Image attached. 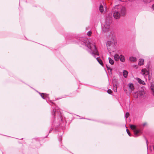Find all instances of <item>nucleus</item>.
<instances>
[{
    "label": "nucleus",
    "instance_id": "nucleus-1",
    "mask_svg": "<svg viewBox=\"0 0 154 154\" xmlns=\"http://www.w3.org/2000/svg\"><path fill=\"white\" fill-rule=\"evenodd\" d=\"M81 44L85 45L89 48L90 50L89 52L95 58H96L98 63L103 66V63L100 58L98 57L99 56V53L94 45V43L89 42L86 38H81Z\"/></svg>",
    "mask_w": 154,
    "mask_h": 154
},
{
    "label": "nucleus",
    "instance_id": "nucleus-2",
    "mask_svg": "<svg viewBox=\"0 0 154 154\" xmlns=\"http://www.w3.org/2000/svg\"><path fill=\"white\" fill-rule=\"evenodd\" d=\"M112 12L114 18L118 19L120 18L121 14L123 15L125 14V8L121 5L116 6L112 9Z\"/></svg>",
    "mask_w": 154,
    "mask_h": 154
},
{
    "label": "nucleus",
    "instance_id": "nucleus-3",
    "mask_svg": "<svg viewBox=\"0 0 154 154\" xmlns=\"http://www.w3.org/2000/svg\"><path fill=\"white\" fill-rule=\"evenodd\" d=\"M112 14H109L106 18L105 21L102 25V30L103 32L105 33L109 31L110 28V24L112 21L111 16Z\"/></svg>",
    "mask_w": 154,
    "mask_h": 154
},
{
    "label": "nucleus",
    "instance_id": "nucleus-4",
    "mask_svg": "<svg viewBox=\"0 0 154 154\" xmlns=\"http://www.w3.org/2000/svg\"><path fill=\"white\" fill-rule=\"evenodd\" d=\"M116 41L113 40L112 41H108L106 43V46L109 52L111 53V52H114L116 51L115 44Z\"/></svg>",
    "mask_w": 154,
    "mask_h": 154
},
{
    "label": "nucleus",
    "instance_id": "nucleus-5",
    "mask_svg": "<svg viewBox=\"0 0 154 154\" xmlns=\"http://www.w3.org/2000/svg\"><path fill=\"white\" fill-rule=\"evenodd\" d=\"M146 97L145 92L143 90L139 91L137 92V95L134 96V97L136 98L139 97L140 98H144Z\"/></svg>",
    "mask_w": 154,
    "mask_h": 154
},
{
    "label": "nucleus",
    "instance_id": "nucleus-6",
    "mask_svg": "<svg viewBox=\"0 0 154 154\" xmlns=\"http://www.w3.org/2000/svg\"><path fill=\"white\" fill-rule=\"evenodd\" d=\"M130 127L131 129L134 130V133L135 137L138 136V134L140 133V131L139 130H137L136 129V126L134 125H130Z\"/></svg>",
    "mask_w": 154,
    "mask_h": 154
},
{
    "label": "nucleus",
    "instance_id": "nucleus-7",
    "mask_svg": "<svg viewBox=\"0 0 154 154\" xmlns=\"http://www.w3.org/2000/svg\"><path fill=\"white\" fill-rule=\"evenodd\" d=\"M141 72L142 74L143 75L145 78L149 74V72L146 69H142L141 70Z\"/></svg>",
    "mask_w": 154,
    "mask_h": 154
},
{
    "label": "nucleus",
    "instance_id": "nucleus-8",
    "mask_svg": "<svg viewBox=\"0 0 154 154\" xmlns=\"http://www.w3.org/2000/svg\"><path fill=\"white\" fill-rule=\"evenodd\" d=\"M60 111L59 110L57 109H53V113L54 114V116H56L57 115L58 116H60L61 112H60Z\"/></svg>",
    "mask_w": 154,
    "mask_h": 154
},
{
    "label": "nucleus",
    "instance_id": "nucleus-9",
    "mask_svg": "<svg viewBox=\"0 0 154 154\" xmlns=\"http://www.w3.org/2000/svg\"><path fill=\"white\" fill-rule=\"evenodd\" d=\"M103 5H100L99 7V10L100 11L101 13L103 12L104 10L103 7L104 6L105 7H104L106 9V7L105 6V3H103Z\"/></svg>",
    "mask_w": 154,
    "mask_h": 154
},
{
    "label": "nucleus",
    "instance_id": "nucleus-10",
    "mask_svg": "<svg viewBox=\"0 0 154 154\" xmlns=\"http://www.w3.org/2000/svg\"><path fill=\"white\" fill-rule=\"evenodd\" d=\"M39 94H40L41 96L44 99H46L48 98V95L45 93H39Z\"/></svg>",
    "mask_w": 154,
    "mask_h": 154
},
{
    "label": "nucleus",
    "instance_id": "nucleus-11",
    "mask_svg": "<svg viewBox=\"0 0 154 154\" xmlns=\"http://www.w3.org/2000/svg\"><path fill=\"white\" fill-rule=\"evenodd\" d=\"M150 85H151L150 88L151 90V91L152 92V93L153 96H154V84L153 83H152V82H150Z\"/></svg>",
    "mask_w": 154,
    "mask_h": 154
},
{
    "label": "nucleus",
    "instance_id": "nucleus-12",
    "mask_svg": "<svg viewBox=\"0 0 154 154\" xmlns=\"http://www.w3.org/2000/svg\"><path fill=\"white\" fill-rule=\"evenodd\" d=\"M144 64V60L143 59L140 58L139 59L138 64L139 66L143 65Z\"/></svg>",
    "mask_w": 154,
    "mask_h": 154
},
{
    "label": "nucleus",
    "instance_id": "nucleus-13",
    "mask_svg": "<svg viewBox=\"0 0 154 154\" xmlns=\"http://www.w3.org/2000/svg\"><path fill=\"white\" fill-rule=\"evenodd\" d=\"M119 59L122 62H124L125 61V57L122 54L119 56Z\"/></svg>",
    "mask_w": 154,
    "mask_h": 154
},
{
    "label": "nucleus",
    "instance_id": "nucleus-14",
    "mask_svg": "<svg viewBox=\"0 0 154 154\" xmlns=\"http://www.w3.org/2000/svg\"><path fill=\"white\" fill-rule=\"evenodd\" d=\"M129 60L131 62H134L136 61L137 59L136 57H129Z\"/></svg>",
    "mask_w": 154,
    "mask_h": 154
},
{
    "label": "nucleus",
    "instance_id": "nucleus-15",
    "mask_svg": "<svg viewBox=\"0 0 154 154\" xmlns=\"http://www.w3.org/2000/svg\"><path fill=\"white\" fill-rule=\"evenodd\" d=\"M114 58L116 61H118L119 59V56L118 54H116L114 55Z\"/></svg>",
    "mask_w": 154,
    "mask_h": 154
},
{
    "label": "nucleus",
    "instance_id": "nucleus-16",
    "mask_svg": "<svg viewBox=\"0 0 154 154\" xmlns=\"http://www.w3.org/2000/svg\"><path fill=\"white\" fill-rule=\"evenodd\" d=\"M123 75L125 78H126L128 76V72L126 70H124L123 72Z\"/></svg>",
    "mask_w": 154,
    "mask_h": 154
},
{
    "label": "nucleus",
    "instance_id": "nucleus-17",
    "mask_svg": "<svg viewBox=\"0 0 154 154\" xmlns=\"http://www.w3.org/2000/svg\"><path fill=\"white\" fill-rule=\"evenodd\" d=\"M137 80H138V82L140 84H142L143 85H145V82L144 81L141 80L140 79L138 78L137 79Z\"/></svg>",
    "mask_w": 154,
    "mask_h": 154
},
{
    "label": "nucleus",
    "instance_id": "nucleus-18",
    "mask_svg": "<svg viewBox=\"0 0 154 154\" xmlns=\"http://www.w3.org/2000/svg\"><path fill=\"white\" fill-rule=\"evenodd\" d=\"M128 86L130 89L131 90H133L134 89V88L133 84L132 83H130L128 85Z\"/></svg>",
    "mask_w": 154,
    "mask_h": 154
},
{
    "label": "nucleus",
    "instance_id": "nucleus-19",
    "mask_svg": "<svg viewBox=\"0 0 154 154\" xmlns=\"http://www.w3.org/2000/svg\"><path fill=\"white\" fill-rule=\"evenodd\" d=\"M108 59L109 60V63L112 65H113L114 63V61L110 57H109Z\"/></svg>",
    "mask_w": 154,
    "mask_h": 154
},
{
    "label": "nucleus",
    "instance_id": "nucleus-20",
    "mask_svg": "<svg viewBox=\"0 0 154 154\" xmlns=\"http://www.w3.org/2000/svg\"><path fill=\"white\" fill-rule=\"evenodd\" d=\"M113 88L114 92H116L117 91V85L116 84L113 85Z\"/></svg>",
    "mask_w": 154,
    "mask_h": 154
},
{
    "label": "nucleus",
    "instance_id": "nucleus-21",
    "mask_svg": "<svg viewBox=\"0 0 154 154\" xmlns=\"http://www.w3.org/2000/svg\"><path fill=\"white\" fill-rule=\"evenodd\" d=\"M91 34L92 32L91 31H89L87 33V35L89 36H90L91 35Z\"/></svg>",
    "mask_w": 154,
    "mask_h": 154
},
{
    "label": "nucleus",
    "instance_id": "nucleus-22",
    "mask_svg": "<svg viewBox=\"0 0 154 154\" xmlns=\"http://www.w3.org/2000/svg\"><path fill=\"white\" fill-rule=\"evenodd\" d=\"M106 68L108 70H110V72H111L112 69H111L110 67H109L108 66L106 65Z\"/></svg>",
    "mask_w": 154,
    "mask_h": 154
},
{
    "label": "nucleus",
    "instance_id": "nucleus-23",
    "mask_svg": "<svg viewBox=\"0 0 154 154\" xmlns=\"http://www.w3.org/2000/svg\"><path fill=\"white\" fill-rule=\"evenodd\" d=\"M129 115V114L128 112H127L125 114V117L126 118H128Z\"/></svg>",
    "mask_w": 154,
    "mask_h": 154
},
{
    "label": "nucleus",
    "instance_id": "nucleus-24",
    "mask_svg": "<svg viewBox=\"0 0 154 154\" xmlns=\"http://www.w3.org/2000/svg\"><path fill=\"white\" fill-rule=\"evenodd\" d=\"M126 131H127V133L128 134V135L130 136H131V133H130L129 130L128 129H127L126 130Z\"/></svg>",
    "mask_w": 154,
    "mask_h": 154
},
{
    "label": "nucleus",
    "instance_id": "nucleus-25",
    "mask_svg": "<svg viewBox=\"0 0 154 154\" xmlns=\"http://www.w3.org/2000/svg\"><path fill=\"white\" fill-rule=\"evenodd\" d=\"M107 92L108 93L110 94L112 93V92L111 90L109 89L107 91Z\"/></svg>",
    "mask_w": 154,
    "mask_h": 154
},
{
    "label": "nucleus",
    "instance_id": "nucleus-26",
    "mask_svg": "<svg viewBox=\"0 0 154 154\" xmlns=\"http://www.w3.org/2000/svg\"><path fill=\"white\" fill-rule=\"evenodd\" d=\"M152 8L153 9V10H154V4L152 5Z\"/></svg>",
    "mask_w": 154,
    "mask_h": 154
},
{
    "label": "nucleus",
    "instance_id": "nucleus-27",
    "mask_svg": "<svg viewBox=\"0 0 154 154\" xmlns=\"http://www.w3.org/2000/svg\"><path fill=\"white\" fill-rule=\"evenodd\" d=\"M119 1H122V2H125V0H119Z\"/></svg>",
    "mask_w": 154,
    "mask_h": 154
},
{
    "label": "nucleus",
    "instance_id": "nucleus-28",
    "mask_svg": "<svg viewBox=\"0 0 154 154\" xmlns=\"http://www.w3.org/2000/svg\"><path fill=\"white\" fill-rule=\"evenodd\" d=\"M146 125V123H144L143 124V126H144L145 125Z\"/></svg>",
    "mask_w": 154,
    "mask_h": 154
},
{
    "label": "nucleus",
    "instance_id": "nucleus-29",
    "mask_svg": "<svg viewBox=\"0 0 154 154\" xmlns=\"http://www.w3.org/2000/svg\"><path fill=\"white\" fill-rule=\"evenodd\" d=\"M129 0H125V1H126V2H127V1H129Z\"/></svg>",
    "mask_w": 154,
    "mask_h": 154
},
{
    "label": "nucleus",
    "instance_id": "nucleus-30",
    "mask_svg": "<svg viewBox=\"0 0 154 154\" xmlns=\"http://www.w3.org/2000/svg\"><path fill=\"white\" fill-rule=\"evenodd\" d=\"M146 142L147 145V146L148 144H147V140H146Z\"/></svg>",
    "mask_w": 154,
    "mask_h": 154
},
{
    "label": "nucleus",
    "instance_id": "nucleus-31",
    "mask_svg": "<svg viewBox=\"0 0 154 154\" xmlns=\"http://www.w3.org/2000/svg\"><path fill=\"white\" fill-rule=\"evenodd\" d=\"M148 77H149V80H150V79H149V76H148Z\"/></svg>",
    "mask_w": 154,
    "mask_h": 154
},
{
    "label": "nucleus",
    "instance_id": "nucleus-32",
    "mask_svg": "<svg viewBox=\"0 0 154 154\" xmlns=\"http://www.w3.org/2000/svg\"><path fill=\"white\" fill-rule=\"evenodd\" d=\"M61 140V139H60V141Z\"/></svg>",
    "mask_w": 154,
    "mask_h": 154
}]
</instances>
